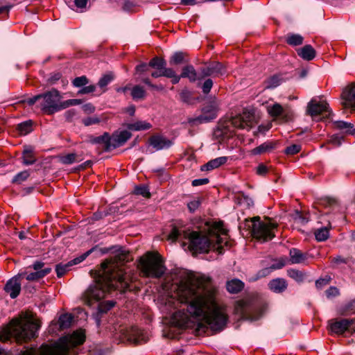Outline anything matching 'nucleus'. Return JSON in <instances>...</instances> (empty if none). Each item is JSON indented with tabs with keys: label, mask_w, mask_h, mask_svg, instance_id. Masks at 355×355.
<instances>
[{
	"label": "nucleus",
	"mask_w": 355,
	"mask_h": 355,
	"mask_svg": "<svg viewBox=\"0 0 355 355\" xmlns=\"http://www.w3.org/2000/svg\"><path fill=\"white\" fill-rule=\"evenodd\" d=\"M165 305L173 313L176 325L193 328L198 335L207 329L220 331L226 326L228 315L225 307L216 301V288L211 279L205 275L184 272L179 283L172 285Z\"/></svg>",
	"instance_id": "1"
},
{
	"label": "nucleus",
	"mask_w": 355,
	"mask_h": 355,
	"mask_svg": "<svg viewBox=\"0 0 355 355\" xmlns=\"http://www.w3.org/2000/svg\"><path fill=\"white\" fill-rule=\"evenodd\" d=\"M131 259L128 251L120 249L116 254L103 261L98 280L90 285L83 295L84 303L91 306L112 291L119 290L122 293L132 290V279L123 268V264Z\"/></svg>",
	"instance_id": "2"
},
{
	"label": "nucleus",
	"mask_w": 355,
	"mask_h": 355,
	"mask_svg": "<svg viewBox=\"0 0 355 355\" xmlns=\"http://www.w3.org/2000/svg\"><path fill=\"white\" fill-rule=\"evenodd\" d=\"M168 239L174 242L178 239H188L189 248L194 253L208 252L210 250L223 254L224 247L230 248L227 231L222 222H216L208 226L207 232L190 231L184 226L174 225L168 236Z\"/></svg>",
	"instance_id": "3"
},
{
	"label": "nucleus",
	"mask_w": 355,
	"mask_h": 355,
	"mask_svg": "<svg viewBox=\"0 0 355 355\" xmlns=\"http://www.w3.org/2000/svg\"><path fill=\"white\" fill-rule=\"evenodd\" d=\"M40 327V322L31 313H21L1 331L0 340L7 341L14 338L17 343L27 342L37 336Z\"/></svg>",
	"instance_id": "4"
},
{
	"label": "nucleus",
	"mask_w": 355,
	"mask_h": 355,
	"mask_svg": "<svg viewBox=\"0 0 355 355\" xmlns=\"http://www.w3.org/2000/svg\"><path fill=\"white\" fill-rule=\"evenodd\" d=\"M85 334L82 329L76 330L60 338L59 342L53 347L47 349L43 355H68L70 347L83 344ZM19 355H35L34 349H27L21 351Z\"/></svg>",
	"instance_id": "5"
},
{
	"label": "nucleus",
	"mask_w": 355,
	"mask_h": 355,
	"mask_svg": "<svg viewBox=\"0 0 355 355\" xmlns=\"http://www.w3.org/2000/svg\"><path fill=\"white\" fill-rule=\"evenodd\" d=\"M253 112L244 110L242 114L220 121L215 131L216 137H229L235 128L250 130L254 121Z\"/></svg>",
	"instance_id": "6"
},
{
	"label": "nucleus",
	"mask_w": 355,
	"mask_h": 355,
	"mask_svg": "<svg viewBox=\"0 0 355 355\" xmlns=\"http://www.w3.org/2000/svg\"><path fill=\"white\" fill-rule=\"evenodd\" d=\"M139 267L146 277L160 278L166 272L162 257L157 252H148L139 259Z\"/></svg>",
	"instance_id": "7"
},
{
	"label": "nucleus",
	"mask_w": 355,
	"mask_h": 355,
	"mask_svg": "<svg viewBox=\"0 0 355 355\" xmlns=\"http://www.w3.org/2000/svg\"><path fill=\"white\" fill-rule=\"evenodd\" d=\"M247 225L250 228L252 236L262 242L268 241L275 237L274 230L277 225L271 220L261 221L259 216L254 217L250 220H246Z\"/></svg>",
	"instance_id": "8"
},
{
	"label": "nucleus",
	"mask_w": 355,
	"mask_h": 355,
	"mask_svg": "<svg viewBox=\"0 0 355 355\" xmlns=\"http://www.w3.org/2000/svg\"><path fill=\"white\" fill-rule=\"evenodd\" d=\"M263 312V308L256 302L249 299L241 300L236 302L234 313L241 319L249 320H258Z\"/></svg>",
	"instance_id": "9"
},
{
	"label": "nucleus",
	"mask_w": 355,
	"mask_h": 355,
	"mask_svg": "<svg viewBox=\"0 0 355 355\" xmlns=\"http://www.w3.org/2000/svg\"><path fill=\"white\" fill-rule=\"evenodd\" d=\"M60 92L52 89L50 91L41 94L40 107L47 114H52L62 110V101Z\"/></svg>",
	"instance_id": "10"
},
{
	"label": "nucleus",
	"mask_w": 355,
	"mask_h": 355,
	"mask_svg": "<svg viewBox=\"0 0 355 355\" xmlns=\"http://www.w3.org/2000/svg\"><path fill=\"white\" fill-rule=\"evenodd\" d=\"M220 103L214 99L202 108V114L195 118H189L188 123L191 125L207 123L216 118Z\"/></svg>",
	"instance_id": "11"
},
{
	"label": "nucleus",
	"mask_w": 355,
	"mask_h": 355,
	"mask_svg": "<svg viewBox=\"0 0 355 355\" xmlns=\"http://www.w3.org/2000/svg\"><path fill=\"white\" fill-rule=\"evenodd\" d=\"M328 326L336 334L342 335L346 331L355 333V319H332L328 322Z\"/></svg>",
	"instance_id": "12"
},
{
	"label": "nucleus",
	"mask_w": 355,
	"mask_h": 355,
	"mask_svg": "<svg viewBox=\"0 0 355 355\" xmlns=\"http://www.w3.org/2000/svg\"><path fill=\"white\" fill-rule=\"evenodd\" d=\"M123 334L128 342L135 345L145 343L148 340L147 333L137 327H131L125 329Z\"/></svg>",
	"instance_id": "13"
},
{
	"label": "nucleus",
	"mask_w": 355,
	"mask_h": 355,
	"mask_svg": "<svg viewBox=\"0 0 355 355\" xmlns=\"http://www.w3.org/2000/svg\"><path fill=\"white\" fill-rule=\"evenodd\" d=\"M200 72L201 79H204L208 76L219 77L223 76L226 73V69L222 63L213 62L200 67Z\"/></svg>",
	"instance_id": "14"
},
{
	"label": "nucleus",
	"mask_w": 355,
	"mask_h": 355,
	"mask_svg": "<svg viewBox=\"0 0 355 355\" xmlns=\"http://www.w3.org/2000/svg\"><path fill=\"white\" fill-rule=\"evenodd\" d=\"M25 272L19 273L18 275L10 279L5 285L4 290L12 299L16 298L21 291V279L25 276Z\"/></svg>",
	"instance_id": "15"
},
{
	"label": "nucleus",
	"mask_w": 355,
	"mask_h": 355,
	"mask_svg": "<svg viewBox=\"0 0 355 355\" xmlns=\"http://www.w3.org/2000/svg\"><path fill=\"white\" fill-rule=\"evenodd\" d=\"M329 112V105L323 100L313 98L308 104L307 112L313 118Z\"/></svg>",
	"instance_id": "16"
},
{
	"label": "nucleus",
	"mask_w": 355,
	"mask_h": 355,
	"mask_svg": "<svg viewBox=\"0 0 355 355\" xmlns=\"http://www.w3.org/2000/svg\"><path fill=\"white\" fill-rule=\"evenodd\" d=\"M343 105L355 110V83L348 85L342 93Z\"/></svg>",
	"instance_id": "17"
},
{
	"label": "nucleus",
	"mask_w": 355,
	"mask_h": 355,
	"mask_svg": "<svg viewBox=\"0 0 355 355\" xmlns=\"http://www.w3.org/2000/svg\"><path fill=\"white\" fill-rule=\"evenodd\" d=\"M149 144L152 146L156 150H161L170 148L173 141L166 137L160 135H153L149 138Z\"/></svg>",
	"instance_id": "18"
},
{
	"label": "nucleus",
	"mask_w": 355,
	"mask_h": 355,
	"mask_svg": "<svg viewBox=\"0 0 355 355\" xmlns=\"http://www.w3.org/2000/svg\"><path fill=\"white\" fill-rule=\"evenodd\" d=\"M131 136L132 134L128 130L114 132L110 137L112 149L123 146L131 137Z\"/></svg>",
	"instance_id": "19"
},
{
	"label": "nucleus",
	"mask_w": 355,
	"mask_h": 355,
	"mask_svg": "<svg viewBox=\"0 0 355 355\" xmlns=\"http://www.w3.org/2000/svg\"><path fill=\"white\" fill-rule=\"evenodd\" d=\"M286 265V259L281 258L279 260H277V263H273L271 265L269 268H263L261 270H259L257 274V277L253 279V280H257L259 278L266 277L268 275L270 272L273 270L276 269H280L283 268Z\"/></svg>",
	"instance_id": "20"
},
{
	"label": "nucleus",
	"mask_w": 355,
	"mask_h": 355,
	"mask_svg": "<svg viewBox=\"0 0 355 355\" xmlns=\"http://www.w3.org/2000/svg\"><path fill=\"white\" fill-rule=\"evenodd\" d=\"M290 261L292 264H298L305 262L308 259V255L303 253L297 248H291L289 252Z\"/></svg>",
	"instance_id": "21"
},
{
	"label": "nucleus",
	"mask_w": 355,
	"mask_h": 355,
	"mask_svg": "<svg viewBox=\"0 0 355 355\" xmlns=\"http://www.w3.org/2000/svg\"><path fill=\"white\" fill-rule=\"evenodd\" d=\"M228 160V157L225 156L219 157L209 161L207 164L201 167L202 171H211L220 167L225 164Z\"/></svg>",
	"instance_id": "22"
},
{
	"label": "nucleus",
	"mask_w": 355,
	"mask_h": 355,
	"mask_svg": "<svg viewBox=\"0 0 355 355\" xmlns=\"http://www.w3.org/2000/svg\"><path fill=\"white\" fill-rule=\"evenodd\" d=\"M287 286L286 280L282 278L272 279L268 284L270 289L277 293L284 292L286 289Z\"/></svg>",
	"instance_id": "23"
},
{
	"label": "nucleus",
	"mask_w": 355,
	"mask_h": 355,
	"mask_svg": "<svg viewBox=\"0 0 355 355\" xmlns=\"http://www.w3.org/2000/svg\"><path fill=\"white\" fill-rule=\"evenodd\" d=\"M181 77L187 78L190 82L193 83L198 80H202L200 78V72L199 71V75H198L196 69L192 65H187L182 69Z\"/></svg>",
	"instance_id": "24"
},
{
	"label": "nucleus",
	"mask_w": 355,
	"mask_h": 355,
	"mask_svg": "<svg viewBox=\"0 0 355 355\" xmlns=\"http://www.w3.org/2000/svg\"><path fill=\"white\" fill-rule=\"evenodd\" d=\"M297 54L305 60H312L315 57V51L310 44H306L297 50Z\"/></svg>",
	"instance_id": "25"
},
{
	"label": "nucleus",
	"mask_w": 355,
	"mask_h": 355,
	"mask_svg": "<svg viewBox=\"0 0 355 355\" xmlns=\"http://www.w3.org/2000/svg\"><path fill=\"white\" fill-rule=\"evenodd\" d=\"M243 287L244 283L238 279H234L228 281L226 284L227 291L231 293H238L243 288Z\"/></svg>",
	"instance_id": "26"
},
{
	"label": "nucleus",
	"mask_w": 355,
	"mask_h": 355,
	"mask_svg": "<svg viewBox=\"0 0 355 355\" xmlns=\"http://www.w3.org/2000/svg\"><path fill=\"white\" fill-rule=\"evenodd\" d=\"M51 271V268L49 267H46L42 271H35L33 272H31L27 274L26 272L24 278L25 277L28 281H37L46 275H47Z\"/></svg>",
	"instance_id": "27"
},
{
	"label": "nucleus",
	"mask_w": 355,
	"mask_h": 355,
	"mask_svg": "<svg viewBox=\"0 0 355 355\" xmlns=\"http://www.w3.org/2000/svg\"><path fill=\"white\" fill-rule=\"evenodd\" d=\"M93 144H101L104 145V149L109 151L112 149L110 136L108 133L105 132L103 135L96 137L92 139Z\"/></svg>",
	"instance_id": "28"
},
{
	"label": "nucleus",
	"mask_w": 355,
	"mask_h": 355,
	"mask_svg": "<svg viewBox=\"0 0 355 355\" xmlns=\"http://www.w3.org/2000/svg\"><path fill=\"white\" fill-rule=\"evenodd\" d=\"M23 164L24 165H31L34 164L36 159L33 154V150L31 146H26L22 153Z\"/></svg>",
	"instance_id": "29"
},
{
	"label": "nucleus",
	"mask_w": 355,
	"mask_h": 355,
	"mask_svg": "<svg viewBox=\"0 0 355 355\" xmlns=\"http://www.w3.org/2000/svg\"><path fill=\"white\" fill-rule=\"evenodd\" d=\"M128 128L130 130L139 131L150 129L152 125L150 123L144 121H138L134 123H128Z\"/></svg>",
	"instance_id": "30"
},
{
	"label": "nucleus",
	"mask_w": 355,
	"mask_h": 355,
	"mask_svg": "<svg viewBox=\"0 0 355 355\" xmlns=\"http://www.w3.org/2000/svg\"><path fill=\"white\" fill-rule=\"evenodd\" d=\"M73 317L70 313L62 314L58 320L59 327L60 329H68L71 327Z\"/></svg>",
	"instance_id": "31"
},
{
	"label": "nucleus",
	"mask_w": 355,
	"mask_h": 355,
	"mask_svg": "<svg viewBox=\"0 0 355 355\" xmlns=\"http://www.w3.org/2000/svg\"><path fill=\"white\" fill-rule=\"evenodd\" d=\"M17 130L20 135H26L33 131V121L28 120L19 123L17 126Z\"/></svg>",
	"instance_id": "32"
},
{
	"label": "nucleus",
	"mask_w": 355,
	"mask_h": 355,
	"mask_svg": "<svg viewBox=\"0 0 355 355\" xmlns=\"http://www.w3.org/2000/svg\"><path fill=\"white\" fill-rule=\"evenodd\" d=\"M114 79V76L112 72L104 74L98 80V85L103 89V92L106 91V87Z\"/></svg>",
	"instance_id": "33"
},
{
	"label": "nucleus",
	"mask_w": 355,
	"mask_h": 355,
	"mask_svg": "<svg viewBox=\"0 0 355 355\" xmlns=\"http://www.w3.org/2000/svg\"><path fill=\"white\" fill-rule=\"evenodd\" d=\"M274 148V145L271 142H265L260 146L253 148L251 151L252 154L261 155L266 152H269Z\"/></svg>",
	"instance_id": "34"
},
{
	"label": "nucleus",
	"mask_w": 355,
	"mask_h": 355,
	"mask_svg": "<svg viewBox=\"0 0 355 355\" xmlns=\"http://www.w3.org/2000/svg\"><path fill=\"white\" fill-rule=\"evenodd\" d=\"M283 79L278 75H274L268 78L265 82V87L267 89H273L280 85Z\"/></svg>",
	"instance_id": "35"
},
{
	"label": "nucleus",
	"mask_w": 355,
	"mask_h": 355,
	"mask_svg": "<svg viewBox=\"0 0 355 355\" xmlns=\"http://www.w3.org/2000/svg\"><path fill=\"white\" fill-rule=\"evenodd\" d=\"M81 160L79 156L76 153H69L60 157V162L63 164H71L78 162Z\"/></svg>",
	"instance_id": "36"
},
{
	"label": "nucleus",
	"mask_w": 355,
	"mask_h": 355,
	"mask_svg": "<svg viewBox=\"0 0 355 355\" xmlns=\"http://www.w3.org/2000/svg\"><path fill=\"white\" fill-rule=\"evenodd\" d=\"M315 237L318 241H324L329 236V231L327 227H322L317 229L315 232Z\"/></svg>",
	"instance_id": "37"
},
{
	"label": "nucleus",
	"mask_w": 355,
	"mask_h": 355,
	"mask_svg": "<svg viewBox=\"0 0 355 355\" xmlns=\"http://www.w3.org/2000/svg\"><path fill=\"white\" fill-rule=\"evenodd\" d=\"M343 315H348L355 313V300H351L345 304L340 311Z\"/></svg>",
	"instance_id": "38"
},
{
	"label": "nucleus",
	"mask_w": 355,
	"mask_h": 355,
	"mask_svg": "<svg viewBox=\"0 0 355 355\" xmlns=\"http://www.w3.org/2000/svg\"><path fill=\"white\" fill-rule=\"evenodd\" d=\"M267 110L271 116L277 117L283 113L284 109L279 103H276L272 105L268 106Z\"/></svg>",
	"instance_id": "39"
},
{
	"label": "nucleus",
	"mask_w": 355,
	"mask_h": 355,
	"mask_svg": "<svg viewBox=\"0 0 355 355\" xmlns=\"http://www.w3.org/2000/svg\"><path fill=\"white\" fill-rule=\"evenodd\" d=\"M286 42L291 46L300 45L303 42V37L299 34H290L286 37Z\"/></svg>",
	"instance_id": "40"
},
{
	"label": "nucleus",
	"mask_w": 355,
	"mask_h": 355,
	"mask_svg": "<svg viewBox=\"0 0 355 355\" xmlns=\"http://www.w3.org/2000/svg\"><path fill=\"white\" fill-rule=\"evenodd\" d=\"M185 54L182 52L175 53L170 58L169 62L171 64H180L186 62Z\"/></svg>",
	"instance_id": "41"
},
{
	"label": "nucleus",
	"mask_w": 355,
	"mask_h": 355,
	"mask_svg": "<svg viewBox=\"0 0 355 355\" xmlns=\"http://www.w3.org/2000/svg\"><path fill=\"white\" fill-rule=\"evenodd\" d=\"M149 67L157 69L158 70H162L164 67L166 66V62L163 58L159 57H155L148 63Z\"/></svg>",
	"instance_id": "42"
},
{
	"label": "nucleus",
	"mask_w": 355,
	"mask_h": 355,
	"mask_svg": "<svg viewBox=\"0 0 355 355\" xmlns=\"http://www.w3.org/2000/svg\"><path fill=\"white\" fill-rule=\"evenodd\" d=\"M146 92L144 88L139 85L132 87L131 95L135 100L142 99L145 96Z\"/></svg>",
	"instance_id": "43"
},
{
	"label": "nucleus",
	"mask_w": 355,
	"mask_h": 355,
	"mask_svg": "<svg viewBox=\"0 0 355 355\" xmlns=\"http://www.w3.org/2000/svg\"><path fill=\"white\" fill-rule=\"evenodd\" d=\"M335 125L337 128L340 130H345L346 132L353 134V131L352 129L353 128V125L350 123H347L343 121H336L335 123Z\"/></svg>",
	"instance_id": "44"
},
{
	"label": "nucleus",
	"mask_w": 355,
	"mask_h": 355,
	"mask_svg": "<svg viewBox=\"0 0 355 355\" xmlns=\"http://www.w3.org/2000/svg\"><path fill=\"white\" fill-rule=\"evenodd\" d=\"M71 266L69 262L64 264H58L55 268L57 276L58 277H62L67 271L70 270Z\"/></svg>",
	"instance_id": "45"
},
{
	"label": "nucleus",
	"mask_w": 355,
	"mask_h": 355,
	"mask_svg": "<svg viewBox=\"0 0 355 355\" xmlns=\"http://www.w3.org/2000/svg\"><path fill=\"white\" fill-rule=\"evenodd\" d=\"M30 173L28 171H23L19 173H18L12 179L13 183H17L21 184L22 182L27 180V178L29 177Z\"/></svg>",
	"instance_id": "46"
},
{
	"label": "nucleus",
	"mask_w": 355,
	"mask_h": 355,
	"mask_svg": "<svg viewBox=\"0 0 355 355\" xmlns=\"http://www.w3.org/2000/svg\"><path fill=\"white\" fill-rule=\"evenodd\" d=\"M288 275L297 282H302L304 278V275L302 272L295 269L288 270Z\"/></svg>",
	"instance_id": "47"
},
{
	"label": "nucleus",
	"mask_w": 355,
	"mask_h": 355,
	"mask_svg": "<svg viewBox=\"0 0 355 355\" xmlns=\"http://www.w3.org/2000/svg\"><path fill=\"white\" fill-rule=\"evenodd\" d=\"M201 200L200 198H194L187 203V207L190 212H195L200 206Z\"/></svg>",
	"instance_id": "48"
},
{
	"label": "nucleus",
	"mask_w": 355,
	"mask_h": 355,
	"mask_svg": "<svg viewBox=\"0 0 355 355\" xmlns=\"http://www.w3.org/2000/svg\"><path fill=\"white\" fill-rule=\"evenodd\" d=\"M73 85L76 87H81L89 83V80L85 76L76 78L73 82Z\"/></svg>",
	"instance_id": "49"
},
{
	"label": "nucleus",
	"mask_w": 355,
	"mask_h": 355,
	"mask_svg": "<svg viewBox=\"0 0 355 355\" xmlns=\"http://www.w3.org/2000/svg\"><path fill=\"white\" fill-rule=\"evenodd\" d=\"M135 193L137 195H141L146 198H149L150 196V193L147 187H146L144 185L136 187L135 189Z\"/></svg>",
	"instance_id": "50"
},
{
	"label": "nucleus",
	"mask_w": 355,
	"mask_h": 355,
	"mask_svg": "<svg viewBox=\"0 0 355 355\" xmlns=\"http://www.w3.org/2000/svg\"><path fill=\"white\" fill-rule=\"evenodd\" d=\"M294 219L296 223L301 225H305L309 220V218L306 215H304L300 211H296Z\"/></svg>",
	"instance_id": "51"
},
{
	"label": "nucleus",
	"mask_w": 355,
	"mask_h": 355,
	"mask_svg": "<svg viewBox=\"0 0 355 355\" xmlns=\"http://www.w3.org/2000/svg\"><path fill=\"white\" fill-rule=\"evenodd\" d=\"M320 205L329 207H333L336 205H337V201L336 199L329 197H325L322 199H320Z\"/></svg>",
	"instance_id": "52"
},
{
	"label": "nucleus",
	"mask_w": 355,
	"mask_h": 355,
	"mask_svg": "<svg viewBox=\"0 0 355 355\" xmlns=\"http://www.w3.org/2000/svg\"><path fill=\"white\" fill-rule=\"evenodd\" d=\"M301 150V146L299 144H293L289 146H288L285 149V153L287 155H295L299 153Z\"/></svg>",
	"instance_id": "53"
},
{
	"label": "nucleus",
	"mask_w": 355,
	"mask_h": 355,
	"mask_svg": "<svg viewBox=\"0 0 355 355\" xmlns=\"http://www.w3.org/2000/svg\"><path fill=\"white\" fill-rule=\"evenodd\" d=\"M213 87V81L210 78L205 80L204 83L201 85V89L205 94H207L210 92L211 89Z\"/></svg>",
	"instance_id": "54"
},
{
	"label": "nucleus",
	"mask_w": 355,
	"mask_h": 355,
	"mask_svg": "<svg viewBox=\"0 0 355 355\" xmlns=\"http://www.w3.org/2000/svg\"><path fill=\"white\" fill-rule=\"evenodd\" d=\"M115 304L114 301H106L99 304V311L101 312H106L111 309Z\"/></svg>",
	"instance_id": "55"
},
{
	"label": "nucleus",
	"mask_w": 355,
	"mask_h": 355,
	"mask_svg": "<svg viewBox=\"0 0 355 355\" xmlns=\"http://www.w3.org/2000/svg\"><path fill=\"white\" fill-rule=\"evenodd\" d=\"M80 99H69L62 102V110L65 109L69 106L76 105L81 103Z\"/></svg>",
	"instance_id": "56"
},
{
	"label": "nucleus",
	"mask_w": 355,
	"mask_h": 355,
	"mask_svg": "<svg viewBox=\"0 0 355 355\" xmlns=\"http://www.w3.org/2000/svg\"><path fill=\"white\" fill-rule=\"evenodd\" d=\"M91 252L92 250H89L85 253L83 254L81 256L76 257L73 260H71L70 261H69V263L71 266L80 263L87 258V257L91 253Z\"/></svg>",
	"instance_id": "57"
},
{
	"label": "nucleus",
	"mask_w": 355,
	"mask_h": 355,
	"mask_svg": "<svg viewBox=\"0 0 355 355\" xmlns=\"http://www.w3.org/2000/svg\"><path fill=\"white\" fill-rule=\"evenodd\" d=\"M180 99L182 101L189 103L191 101V94L189 91L187 89H184L181 92L180 94Z\"/></svg>",
	"instance_id": "58"
},
{
	"label": "nucleus",
	"mask_w": 355,
	"mask_h": 355,
	"mask_svg": "<svg viewBox=\"0 0 355 355\" xmlns=\"http://www.w3.org/2000/svg\"><path fill=\"white\" fill-rule=\"evenodd\" d=\"M100 122L99 118L97 116H89L83 119V123L86 126H89L93 124H96Z\"/></svg>",
	"instance_id": "59"
},
{
	"label": "nucleus",
	"mask_w": 355,
	"mask_h": 355,
	"mask_svg": "<svg viewBox=\"0 0 355 355\" xmlns=\"http://www.w3.org/2000/svg\"><path fill=\"white\" fill-rule=\"evenodd\" d=\"M96 89V86L94 85H90L88 86L83 87L81 89L78 91V94H85L94 92Z\"/></svg>",
	"instance_id": "60"
},
{
	"label": "nucleus",
	"mask_w": 355,
	"mask_h": 355,
	"mask_svg": "<svg viewBox=\"0 0 355 355\" xmlns=\"http://www.w3.org/2000/svg\"><path fill=\"white\" fill-rule=\"evenodd\" d=\"M41 101V94L35 95L31 98H28L26 100V103L28 105H33L36 103H38V106L40 107V102Z\"/></svg>",
	"instance_id": "61"
},
{
	"label": "nucleus",
	"mask_w": 355,
	"mask_h": 355,
	"mask_svg": "<svg viewBox=\"0 0 355 355\" xmlns=\"http://www.w3.org/2000/svg\"><path fill=\"white\" fill-rule=\"evenodd\" d=\"M41 101V94L35 95L31 98H28L26 100V103L28 105H33L36 103H38V106L40 107V102Z\"/></svg>",
	"instance_id": "62"
},
{
	"label": "nucleus",
	"mask_w": 355,
	"mask_h": 355,
	"mask_svg": "<svg viewBox=\"0 0 355 355\" xmlns=\"http://www.w3.org/2000/svg\"><path fill=\"white\" fill-rule=\"evenodd\" d=\"M163 76L171 78L176 74L175 71L171 68H166L164 67L162 69Z\"/></svg>",
	"instance_id": "63"
},
{
	"label": "nucleus",
	"mask_w": 355,
	"mask_h": 355,
	"mask_svg": "<svg viewBox=\"0 0 355 355\" xmlns=\"http://www.w3.org/2000/svg\"><path fill=\"white\" fill-rule=\"evenodd\" d=\"M339 291L336 287H330L328 290L326 291V295L328 297H335L338 295Z\"/></svg>",
	"instance_id": "64"
}]
</instances>
